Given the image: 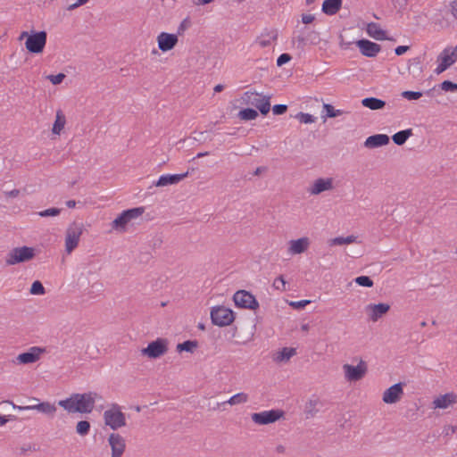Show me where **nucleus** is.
Listing matches in <instances>:
<instances>
[{"mask_svg": "<svg viewBox=\"0 0 457 457\" xmlns=\"http://www.w3.org/2000/svg\"><path fill=\"white\" fill-rule=\"evenodd\" d=\"M97 400H102V396L96 392L90 391L84 394H72L69 398L60 400L58 405L70 413H90Z\"/></svg>", "mask_w": 457, "mask_h": 457, "instance_id": "nucleus-1", "label": "nucleus"}, {"mask_svg": "<svg viewBox=\"0 0 457 457\" xmlns=\"http://www.w3.org/2000/svg\"><path fill=\"white\" fill-rule=\"evenodd\" d=\"M26 38L25 47L31 54H41L46 45L47 33L45 30L30 32L22 31L19 37L20 40Z\"/></svg>", "mask_w": 457, "mask_h": 457, "instance_id": "nucleus-2", "label": "nucleus"}, {"mask_svg": "<svg viewBox=\"0 0 457 457\" xmlns=\"http://www.w3.org/2000/svg\"><path fill=\"white\" fill-rule=\"evenodd\" d=\"M103 417L105 426H108L112 430H117L126 426L125 414L117 403H112L110 409L104 411Z\"/></svg>", "mask_w": 457, "mask_h": 457, "instance_id": "nucleus-3", "label": "nucleus"}, {"mask_svg": "<svg viewBox=\"0 0 457 457\" xmlns=\"http://www.w3.org/2000/svg\"><path fill=\"white\" fill-rule=\"evenodd\" d=\"M270 96L261 93L246 91L242 96L244 104L254 106L262 115H266L270 110Z\"/></svg>", "mask_w": 457, "mask_h": 457, "instance_id": "nucleus-4", "label": "nucleus"}, {"mask_svg": "<svg viewBox=\"0 0 457 457\" xmlns=\"http://www.w3.org/2000/svg\"><path fill=\"white\" fill-rule=\"evenodd\" d=\"M84 230V225L81 222L74 221L66 229L65 233V250L71 253L79 245L80 236Z\"/></svg>", "mask_w": 457, "mask_h": 457, "instance_id": "nucleus-5", "label": "nucleus"}, {"mask_svg": "<svg viewBox=\"0 0 457 457\" xmlns=\"http://www.w3.org/2000/svg\"><path fill=\"white\" fill-rule=\"evenodd\" d=\"M234 312L225 306H215L211 311L212 322L219 327H226L234 321Z\"/></svg>", "mask_w": 457, "mask_h": 457, "instance_id": "nucleus-6", "label": "nucleus"}, {"mask_svg": "<svg viewBox=\"0 0 457 457\" xmlns=\"http://www.w3.org/2000/svg\"><path fill=\"white\" fill-rule=\"evenodd\" d=\"M145 212L144 207H136L123 211L112 220V227L114 229L124 231L126 225L134 219L138 218Z\"/></svg>", "mask_w": 457, "mask_h": 457, "instance_id": "nucleus-7", "label": "nucleus"}, {"mask_svg": "<svg viewBox=\"0 0 457 457\" xmlns=\"http://www.w3.org/2000/svg\"><path fill=\"white\" fill-rule=\"evenodd\" d=\"M168 341L164 338H157L141 350V354L150 359H157L168 352Z\"/></svg>", "mask_w": 457, "mask_h": 457, "instance_id": "nucleus-8", "label": "nucleus"}, {"mask_svg": "<svg viewBox=\"0 0 457 457\" xmlns=\"http://www.w3.org/2000/svg\"><path fill=\"white\" fill-rule=\"evenodd\" d=\"M35 256V250L32 247L22 246L13 248L6 258L8 265H13L20 262L30 261Z\"/></svg>", "mask_w": 457, "mask_h": 457, "instance_id": "nucleus-9", "label": "nucleus"}, {"mask_svg": "<svg viewBox=\"0 0 457 457\" xmlns=\"http://www.w3.org/2000/svg\"><path fill=\"white\" fill-rule=\"evenodd\" d=\"M2 405L11 406L12 409H18L20 411L36 410L50 418H53L57 411L56 406L49 402H42L35 405L16 406L10 401H2Z\"/></svg>", "mask_w": 457, "mask_h": 457, "instance_id": "nucleus-10", "label": "nucleus"}, {"mask_svg": "<svg viewBox=\"0 0 457 457\" xmlns=\"http://www.w3.org/2000/svg\"><path fill=\"white\" fill-rule=\"evenodd\" d=\"M343 370L345 378L349 382H355L361 380L367 373V363L361 360L356 366L351 364H344Z\"/></svg>", "mask_w": 457, "mask_h": 457, "instance_id": "nucleus-11", "label": "nucleus"}, {"mask_svg": "<svg viewBox=\"0 0 457 457\" xmlns=\"http://www.w3.org/2000/svg\"><path fill=\"white\" fill-rule=\"evenodd\" d=\"M233 301L237 307L256 310L259 303L255 296L246 290H238L233 295Z\"/></svg>", "mask_w": 457, "mask_h": 457, "instance_id": "nucleus-12", "label": "nucleus"}, {"mask_svg": "<svg viewBox=\"0 0 457 457\" xmlns=\"http://www.w3.org/2000/svg\"><path fill=\"white\" fill-rule=\"evenodd\" d=\"M284 411L281 410H270L262 412H254L251 415L252 420L258 425H268L274 423L283 417Z\"/></svg>", "mask_w": 457, "mask_h": 457, "instance_id": "nucleus-13", "label": "nucleus"}, {"mask_svg": "<svg viewBox=\"0 0 457 457\" xmlns=\"http://www.w3.org/2000/svg\"><path fill=\"white\" fill-rule=\"evenodd\" d=\"M457 60V54L454 51H451L450 48H445L438 56V65L435 69L436 74L439 75L452 66Z\"/></svg>", "mask_w": 457, "mask_h": 457, "instance_id": "nucleus-14", "label": "nucleus"}, {"mask_svg": "<svg viewBox=\"0 0 457 457\" xmlns=\"http://www.w3.org/2000/svg\"><path fill=\"white\" fill-rule=\"evenodd\" d=\"M390 310V305L386 303H370L365 307V312L369 319L376 322L384 315H386Z\"/></svg>", "mask_w": 457, "mask_h": 457, "instance_id": "nucleus-15", "label": "nucleus"}, {"mask_svg": "<svg viewBox=\"0 0 457 457\" xmlns=\"http://www.w3.org/2000/svg\"><path fill=\"white\" fill-rule=\"evenodd\" d=\"M108 443L112 449V457H121L126 449V442L119 433H111Z\"/></svg>", "mask_w": 457, "mask_h": 457, "instance_id": "nucleus-16", "label": "nucleus"}, {"mask_svg": "<svg viewBox=\"0 0 457 457\" xmlns=\"http://www.w3.org/2000/svg\"><path fill=\"white\" fill-rule=\"evenodd\" d=\"M46 353V348L39 347V346H32L29 349L28 352L20 353L16 360L21 364H30L37 361L41 354Z\"/></svg>", "mask_w": 457, "mask_h": 457, "instance_id": "nucleus-17", "label": "nucleus"}, {"mask_svg": "<svg viewBox=\"0 0 457 457\" xmlns=\"http://www.w3.org/2000/svg\"><path fill=\"white\" fill-rule=\"evenodd\" d=\"M178 35L162 32L157 37L158 47L162 52H168L173 49L178 44Z\"/></svg>", "mask_w": 457, "mask_h": 457, "instance_id": "nucleus-18", "label": "nucleus"}, {"mask_svg": "<svg viewBox=\"0 0 457 457\" xmlns=\"http://www.w3.org/2000/svg\"><path fill=\"white\" fill-rule=\"evenodd\" d=\"M403 386L399 382L388 387L383 394V402L390 404L399 402L403 395Z\"/></svg>", "mask_w": 457, "mask_h": 457, "instance_id": "nucleus-19", "label": "nucleus"}, {"mask_svg": "<svg viewBox=\"0 0 457 457\" xmlns=\"http://www.w3.org/2000/svg\"><path fill=\"white\" fill-rule=\"evenodd\" d=\"M356 46L360 48L361 54L367 57H375L381 50L378 44L368 39L358 40Z\"/></svg>", "mask_w": 457, "mask_h": 457, "instance_id": "nucleus-20", "label": "nucleus"}, {"mask_svg": "<svg viewBox=\"0 0 457 457\" xmlns=\"http://www.w3.org/2000/svg\"><path fill=\"white\" fill-rule=\"evenodd\" d=\"M333 189V179H322L320 178L316 179L313 184L308 188V192L312 195H320L324 191H328Z\"/></svg>", "mask_w": 457, "mask_h": 457, "instance_id": "nucleus-21", "label": "nucleus"}, {"mask_svg": "<svg viewBox=\"0 0 457 457\" xmlns=\"http://www.w3.org/2000/svg\"><path fill=\"white\" fill-rule=\"evenodd\" d=\"M389 141L390 138L387 135L376 134L367 137L363 145L368 149H374L388 145Z\"/></svg>", "mask_w": 457, "mask_h": 457, "instance_id": "nucleus-22", "label": "nucleus"}, {"mask_svg": "<svg viewBox=\"0 0 457 457\" xmlns=\"http://www.w3.org/2000/svg\"><path fill=\"white\" fill-rule=\"evenodd\" d=\"M288 253L292 255L304 253L310 246V239L307 237L289 241Z\"/></svg>", "mask_w": 457, "mask_h": 457, "instance_id": "nucleus-23", "label": "nucleus"}, {"mask_svg": "<svg viewBox=\"0 0 457 457\" xmlns=\"http://www.w3.org/2000/svg\"><path fill=\"white\" fill-rule=\"evenodd\" d=\"M188 176V171L181 174H165L162 175L154 183L155 187H166L176 185Z\"/></svg>", "mask_w": 457, "mask_h": 457, "instance_id": "nucleus-24", "label": "nucleus"}, {"mask_svg": "<svg viewBox=\"0 0 457 457\" xmlns=\"http://www.w3.org/2000/svg\"><path fill=\"white\" fill-rule=\"evenodd\" d=\"M456 400H457L456 395H454L453 393H448L444 395H440V396L436 397L434 400L433 404H434L435 408L446 409L453 403H455Z\"/></svg>", "mask_w": 457, "mask_h": 457, "instance_id": "nucleus-25", "label": "nucleus"}, {"mask_svg": "<svg viewBox=\"0 0 457 457\" xmlns=\"http://www.w3.org/2000/svg\"><path fill=\"white\" fill-rule=\"evenodd\" d=\"M342 0H324L321 11L327 15H335L342 7Z\"/></svg>", "mask_w": 457, "mask_h": 457, "instance_id": "nucleus-26", "label": "nucleus"}, {"mask_svg": "<svg viewBox=\"0 0 457 457\" xmlns=\"http://www.w3.org/2000/svg\"><path fill=\"white\" fill-rule=\"evenodd\" d=\"M367 33L376 40L386 39V31L383 30L378 23L370 22L367 26Z\"/></svg>", "mask_w": 457, "mask_h": 457, "instance_id": "nucleus-27", "label": "nucleus"}, {"mask_svg": "<svg viewBox=\"0 0 457 457\" xmlns=\"http://www.w3.org/2000/svg\"><path fill=\"white\" fill-rule=\"evenodd\" d=\"M361 104L372 111H377L383 109L386 103V101L376 97H366L361 100Z\"/></svg>", "mask_w": 457, "mask_h": 457, "instance_id": "nucleus-28", "label": "nucleus"}, {"mask_svg": "<svg viewBox=\"0 0 457 457\" xmlns=\"http://www.w3.org/2000/svg\"><path fill=\"white\" fill-rule=\"evenodd\" d=\"M248 401V395L245 393H237L231 396L228 401H224L221 403H217L215 407L212 408L213 411L217 410L220 405H224L228 403L230 405L241 404L245 403Z\"/></svg>", "mask_w": 457, "mask_h": 457, "instance_id": "nucleus-29", "label": "nucleus"}, {"mask_svg": "<svg viewBox=\"0 0 457 457\" xmlns=\"http://www.w3.org/2000/svg\"><path fill=\"white\" fill-rule=\"evenodd\" d=\"M296 354L295 348L293 347H284L279 352L277 353L274 360L278 362H286L290 360L291 357Z\"/></svg>", "mask_w": 457, "mask_h": 457, "instance_id": "nucleus-30", "label": "nucleus"}, {"mask_svg": "<svg viewBox=\"0 0 457 457\" xmlns=\"http://www.w3.org/2000/svg\"><path fill=\"white\" fill-rule=\"evenodd\" d=\"M412 134L411 129H403L394 134L392 140L395 145H403Z\"/></svg>", "mask_w": 457, "mask_h": 457, "instance_id": "nucleus-31", "label": "nucleus"}, {"mask_svg": "<svg viewBox=\"0 0 457 457\" xmlns=\"http://www.w3.org/2000/svg\"><path fill=\"white\" fill-rule=\"evenodd\" d=\"M66 123V118L61 110L56 112L55 121L53 125L52 132L55 135H60Z\"/></svg>", "mask_w": 457, "mask_h": 457, "instance_id": "nucleus-32", "label": "nucleus"}, {"mask_svg": "<svg viewBox=\"0 0 457 457\" xmlns=\"http://www.w3.org/2000/svg\"><path fill=\"white\" fill-rule=\"evenodd\" d=\"M198 347V342L196 340H187L183 343L177 345V351L179 353L187 352L194 353L195 349Z\"/></svg>", "mask_w": 457, "mask_h": 457, "instance_id": "nucleus-33", "label": "nucleus"}, {"mask_svg": "<svg viewBox=\"0 0 457 457\" xmlns=\"http://www.w3.org/2000/svg\"><path fill=\"white\" fill-rule=\"evenodd\" d=\"M408 71L410 73L417 76L422 72L423 69L420 57H416L409 61Z\"/></svg>", "mask_w": 457, "mask_h": 457, "instance_id": "nucleus-34", "label": "nucleus"}, {"mask_svg": "<svg viewBox=\"0 0 457 457\" xmlns=\"http://www.w3.org/2000/svg\"><path fill=\"white\" fill-rule=\"evenodd\" d=\"M319 404V401L316 399L309 400L304 408V413L306 418H312L318 412L317 405Z\"/></svg>", "mask_w": 457, "mask_h": 457, "instance_id": "nucleus-35", "label": "nucleus"}, {"mask_svg": "<svg viewBox=\"0 0 457 457\" xmlns=\"http://www.w3.org/2000/svg\"><path fill=\"white\" fill-rule=\"evenodd\" d=\"M356 239H357V237H355L353 235L347 236L345 237H337L331 239L330 245H349V244L354 243L356 241Z\"/></svg>", "mask_w": 457, "mask_h": 457, "instance_id": "nucleus-36", "label": "nucleus"}, {"mask_svg": "<svg viewBox=\"0 0 457 457\" xmlns=\"http://www.w3.org/2000/svg\"><path fill=\"white\" fill-rule=\"evenodd\" d=\"M238 116L244 120H252L257 118L258 112L253 108H245L238 112Z\"/></svg>", "mask_w": 457, "mask_h": 457, "instance_id": "nucleus-37", "label": "nucleus"}, {"mask_svg": "<svg viewBox=\"0 0 457 457\" xmlns=\"http://www.w3.org/2000/svg\"><path fill=\"white\" fill-rule=\"evenodd\" d=\"M91 425L87 420H80L76 425V432L79 436H87L89 433Z\"/></svg>", "mask_w": 457, "mask_h": 457, "instance_id": "nucleus-38", "label": "nucleus"}, {"mask_svg": "<svg viewBox=\"0 0 457 457\" xmlns=\"http://www.w3.org/2000/svg\"><path fill=\"white\" fill-rule=\"evenodd\" d=\"M323 109L326 111V116L328 118H335L344 113V111L336 110L334 106L329 104H324Z\"/></svg>", "mask_w": 457, "mask_h": 457, "instance_id": "nucleus-39", "label": "nucleus"}, {"mask_svg": "<svg viewBox=\"0 0 457 457\" xmlns=\"http://www.w3.org/2000/svg\"><path fill=\"white\" fill-rule=\"evenodd\" d=\"M29 293L34 295H41L46 293L43 284L39 280H36L32 283Z\"/></svg>", "mask_w": 457, "mask_h": 457, "instance_id": "nucleus-40", "label": "nucleus"}, {"mask_svg": "<svg viewBox=\"0 0 457 457\" xmlns=\"http://www.w3.org/2000/svg\"><path fill=\"white\" fill-rule=\"evenodd\" d=\"M21 195V191L19 189H12L9 191L2 192V202H8V200H14L18 198Z\"/></svg>", "mask_w": 457, "mask_h": 457, "instance_id": "nucleus-41", "label": "nucleus"}, {"mask_svg": "<svg viewBox=\"0 0 457 457\" xmlns=\"http://www.w3.org/2000/svg\"><path fill=\"white\" fill-rule=\"evenodd\" d=\"M354 281L357 285L364 287H371L374 285L373 280L368 276L357 277Z\"/></svg>", "mask_w": 457, "mask_h": 457, "instance_id": "nucleus-42", "label": "nucleus"}, {"mask_svg": "<svg viewBox=\"0 0 457 457\" xmlns=\"http://www.w3.org/2000/svg\"><path fill=\"white\" fill-rule=\"evenodd\" d=\"M439 87L441 88V90L445 92H456L457 83H454L451 80H445L439 85Z\"/></svg>", "mask_w": 457, "mask_h": 457, "instance_id": "nucleus-43", "label": "nucleus"}, {"mask_svg": "<svg viewBox=\"0 0 457 457\" xmlns=\"http://www.w3.org/2000/svg\"><path fill=\"white\" fill-rule=\"evenodd\" d=\"M401 96L407 100H418L422 96V92L420 91H403Z\"/></svg>", "mask_w": 457, "mask_h": 457, "instance_id": "nucleus-44", "label": "nucleus"}, {"mask_svg": "<svg viewBox=\"0 0 457 457\" xmlns=\"http://www.w3.org/2000/svg\"><path fill=\"white\" fill-rule=\"evenodd\" d=\"M296 118L299 120V121L301 123H305V124L312 123L316 120L313 115L309 114V113H304V112L297 113Z\"/></svg>", "mask_w": 457, "mask_h": 457, "instance_id": "nucleus-45", "label": "nucleus"}, {"mask_svg": "<svg viewBox=\"0 0 457 457\" xmlns=\"http://www.w3.org/2000/svg\"><path fill=\"white\" fill-rule=\"evenodd\" d=\"M61 212V209L59 208H49L44 211L37 212L40 217H50V216H57Z\"/></svg>", "mask_w": 457, "mask_h": 457, "instance_id": "nucleus-46", "label": "nucleus"}, {"mask_svg": "<svg viewBox=\"0 0 457 457\" xmlns=\"http://www.w3.org/2000/svg\"><path fill=\"white\" fill-rule=\"evenodd\" d=\"M307 42H310L311 44L317 45L320 43V34L319 32L315 30L309 31L306 35Z\"/></svg>", "mask_w": 457, "mask_h": 457, "instance_id": "nucleus-47", "label": "nucleus"}, {"mask_svg": "<svg viewBox=\"0 0 457 457\" xmlns=\"http://www.w3.org/2000/svg\"><path fill=\"white\" fill-rule=\"evenodd\" d=\"M64 73H58L56 75H47L46 79L50 80L54 85H59L65 79Z\"/></svg>", "mask_w": 457, "mask_h": 457, "instance_id": "nucleus-48", "label": "nucleus"}, {"mask_svg": "<svg viewBox=\"0 0 457 457\" xmlns=\"http://www.w3.org/2000/svg\"><path fill=\"white\" fill-rule=\"evenodd\" d=\"M273 287L278 290H281V291L286 290V281H285L283 276H279L274 280Z\"/></svg>", "mask_w": 457, "mask_h": 457, "instance_id": "nucleus-49", "label": "nucleus"}, {"mask_svg": "<svg viewBox=\"0 0 457 457\" xmlns=\"http://www.w3.org/2000/svg\"><path fill=\"white\" fill-rule=\"evenodd\" d=\"M291 59L292 57L289 54H282L277 59V65L280 67L287 63Z\"/></svg>", "mask_w": 457, "mask_h": 457, "instance_id": "nucleus-50", "label": "nucleus"}, {"mask_svg": "<svg viewBox=\"0 0 457 457\" xmlns=\"http://www.w3.org/2000/svg\"><path fill=\"white\" fill-rule=\"evenodd\" d=\"M287 111V105L286 104H275L272 107V112L275 115H281Z\"/></svg>", "mask_w": 457, "mask_h": 457, "instance_id": "nucleus-51", "label": "nucleus"}, {"mask_svg": "<svg viewBox=\"0 0 457 457\" xmlns=\"http://www.w3.org/2000/svg\"><path fill=\"white\" fill-rule=\"evenodd\" d=\"M2 208L11 209L13 212H16L19 209V207L14 204L13 200H8V202H2Z\"/></svg>", "mask_w": 457, "mask_h": 457, "instance_id": "nucleus-52", "label": "nucleus"}, {"mask_svg": "<svg viewBox=\"0 0 457 457\" xmlns=\"http://www.w3.org/2000/svg\"><path fill=\"white\" fill-rule=\"evenodd\" d=\"M310 300H301L297 302H291L289 304L290 306L295 308V309H301L306 306L308 303H310Z\"/></svg>", "mask_w": 457, "mask_h": 457, "instance_id": "nucleus-53", "label": "nucleus"}, {"mask_svg": "<svg viewBox=\"0 0 457 457\" xmlns=\"http://www.w3.org/2000/svg\"><path fill=\"white\" fill-rule=\"evenodd\" d=\"M293 41L297 44L298 47L303 48L307 43L306 36H297L294 37Z\"/></svg>", "mask_w": 457, "mask_h": 457, "instance_id": "nucleus-54", "label": "nucleus"}, {"mask_svg": "<svg viewBox=\"0 0 457 457\" xmlns=\"http://www.w3.org/2000/svg\"><path fill=\"white\" fill-rule=\"evenodd\" d=\"M449 11L453 18L457 20V0H453L450 2Z\"/></svg>", "mask_w": 457, "mask_h": 457, "instance_id": "nucleus-55", "label": "nucleus"}, {"mask_svg": "<svg viewBox=\"0 0 457 457\" xmlns=\"http://www.w3.org/2000/svg\"><path fill=\"white\" fill-rule=\"evenodd\" d=\"M457 431V426L447 425L444 428L443 433L445 436H450Z\"/></svg>", "mask_w": 457, "mask_h": 457, "instance_id": "nucleus-56", "label": "nucleus"}, {"mask_svg": "<svg viewBox=\"0 0 457 457\" xmlns=\"http://www.w3.org/2000/svg\"><path fill=\"white\" fill-rule=\"evenodd\" d=\"M189 21L187 19H185L179 26L178 28V34L181 35L188 27Z\"/></svg>", "mask_w": 457, "mask_h": 457, "instance_id": "nucleus-57", "label": "nucleus"}, {"mask_svg": "<svg viewBox=\"0 0 457 457\" xmlns=\"http://www.w3.org/2000/svg\"><path fill=\"white\" fill-rule=\"evenodd\" d=\"M410 49L408 46H399L395 49V54L396 55H402L406 53Z\"/></svg>", "mask_w": 457, "mask_h": 457, "instance_id": "nucleus-58", "label": "nucleus"}, {"mask_svg": "<svg viewBox=\"0 0 457 457\" xmlns=\"http://www.w3.org/2000/svg\"><path fill=\"white\" fill-rule=\"evenodd\" d=\"M276 38H277V34H275L271 38H269V39H265V38L261 39V40L259 41V45H260L262 47H266V46H270V45L271 40H276Z\"/></svg>", "mask_w": 457, "mask_h": 457, "instance_id": "nucleus-59", "label": "nucleus"}, {"mask_svg": "<svg viewBox=\"0 0 457 457\" xmlns=\"http://www.w3.org/2000/svg\"><path fill=\"white\" fill-rule=\"evenodd\" d=\"M315 17L312 14H303L302 15V21L304 24L312 23L314 21Z\"/></svg>", "mask_w": 457, "mask_h": 457, "instance_id": "nucleus-60", "label": "nucleus"}, {"mask_svg": "<svg viewBox=\"0 0 457 457\" xmlns=\"http://www.w3.org/2000/svg\"><path fill=\"white\" fill-rule=\"evenodd\" d=\"M87 1L88 0H78L76 3L70 4L67 9L69 11L74 10L80 5L85 4Z\"/></svg>", "mask_w": 457, "mask_h": 457, "instance_id": "nucleus-61", "label": "nucleus"}, {"mask_svg": "<svg viewBox=\"0 0 457 457\" xmlns=\"http://www.w3.org/2000/svg\"><path fill=\"white\" fill-rule=\"evenodd\" d=\"M13 415H2V426L5 425L8 421L16 420Z\"/></svg>", "mask_w": 457, "mask_h": 457, "instance_id": "nucleus-62", "label": "nucleus"}, {"mask_svg": "<svg viewBox=\"0 0 457 457\" xmlns=\"http://www.w3.org/2000/svg\"><path fill=\"white\" fill-rule=\"evenodd\" d=\"M192 1L195 5H205V4H209L212 2H214L215 0H192Z\"/></svg>", "mask_w": 457, "mask_h": 457, "instance_id": "nucleus-63", "label": "nucleus"}, {"mask_svg": "<svg viewBox=\"0 0 457 457\" xmlns=\"http://www.w3.org/2000/svg\"><path fill=\"white\" fill-rule=\"evenodd\" d=\"M276 452H277L278 453H285V452H286V447H285L283 445H277V447H276Z\"/></svg>", "mask_w": 457, "mask_h": 457, "instance_id": "nucleus-64", "label": "nucleus"}]
</instances>
